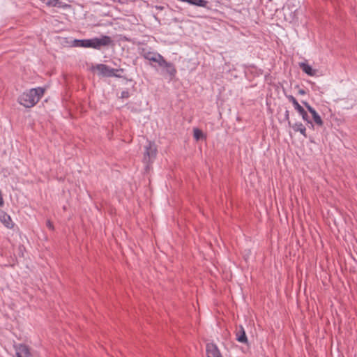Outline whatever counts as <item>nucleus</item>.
Here are the masks:
<instances>
[{"label":"nucleus","mask_w":357,"mask_h":357,"mask_svg":"<svg viewBox=\"0 0 357 357\" xmlns=\"http://www.w3.org/2000/svg\"><path fill=\"white\" fill-rule=\"evenodd\" d=\"M44 93L45 89L42 87L31 89L21 94L17 102L26 108H31L38 102Z\"/></svg>","instance_id":"1"},{"label":"nucleus","mask_w":357,"mask_h":357,"mask_svg":"<svg viewBox=\"0 0 357 357\" xmlns=\"http://www.w3.org/2000/svg\"><path fill=\"white\" fill-rule=\"evenodd\" d=\"M94 69L97 70L100 75L105 77H121V75L119 73H123V69L122 68H111L105 64H97Z\"/></svg>","instance_id":"2"},{"label":"nucleus","mask_w":357,"mask_h":357,"mask_svg":"<svg viewBox=\"0 0 357 357\" xmlns=\"http://www.w3.org/2000/svg\"><path fill=\"white\" fill-rule=\"evenodd\" d=\"M157 153V149L154 145L151 142L145 146V151L144 153L143 161L146 164L151 162L152 160L155 158Z\"/></svg>","instance_id":"3"},{"label":"nucleus","mask_w":357,"mask_h":357,"mask_svg":"<svg viewBox=\"0 0 357 357\" xmlns=\"http://www.w3.org/2000/svg\"><path fill=\"white\" fill-rule=\"evenodd\" d=\"M91 48L99 50L102 46H108L112 43L111 37L102 36L101 38H91Z\"/></svg>","instance_id":"4"},{"label":"nucleus","mask_w":357,"mask_h":357,"mask_svg":"<svg viewBox=\"0 0 357 357\" xmlns=\"http://www.w3.org/2000/svg\"><path fill=\"white\" fill-rule=\"evenodd\" d=\"M288 100L292 102V104L294 106V108L297 112L302 116V118L304 121H307V123H311V121L310 120L309 116L306 111L300 105V104L298 102L297 100L292 96L289 95L287 96Z\"/></svg>","instance_id":"5"},{"label":"nucleus","mask_w":357,"mask_h":357,"mask_svg":"<svg viewBox=\"0 0 357 357\" xmlns=\"http://www.w3.org/2000/svg\"><path fill=\"white\" fill-rule=\"evenodd\" d=\"M160 67L162 68L165 73L170 77L171 79L175 77L177 70L174 63L168 62L163 57L161 63L159 65Z\"/></svg>","instance_id":"6"},{"label":"nucleus","mask_w":357,"mask_h":357,"mask_svg":"<svg viewBox=\"0 0 357 357\" xmlns=\"http://www.w3.org/2000/svg\"><path fill=\"white\" fill-rule=\"evenodd\" d=\"M142 56L146 60L157 63L158 64V66L160 65V63H161V61L162 60V59L164 57L159 53L152 52H149V51L146 52L144 50H143Z\"/></svg>","instance_id":"7"},{"label":"nucleus","mask_w":357,"mask_h":357,"mask_svg":"<svg viewBox=\"0 0 357 357\" xmlns=\"http://www.w3.org/2000/svg\"><path fill=\"white\" fill-rule=\"evenodd\" d=\"M303 104L309 112L312 114L314 123L320 127L323 126L324 121H322L319 114L316 112V110L312 107L307 102H303Z\"/></svg>","instance_id":"8"},{"label":"nucleus","mask_w":357,"mask_h":357,"mask_svg":"<svg viewBox=\"0 0 357 357\" xmlns=\"http://www.w3.org/2000/svg\"><path fill=\"white\" fill-rule=\"evenodd\" d=\"M207 357H222L218 347L213 343L206 344Z\"/></svg>","instance_id":"9"},{"label":"nucleus","mask_w":357,"mask_h":357,"mask_svg":"<svg viewBox=\"0 0 357 357\" xmlns=\"http://www.w3.org/2000/svg\"><path fill=\"white\" fill-rule=\"evenodd\" d=\"M15 351L17 357H31L29 348L25 344L15 346Z\"/></svg>","instance_id":"10"},{"label":"nucleus","mask_w":357,"mask_h":357,"mask_svg":"<svg viewBox=\"0 0 357 357\" xmlns=\"http://www.w3.org/2000/svg\"><path fill=\"white\" fill-rule=\"evenodd\" d=\"M0 221L7 227L13 228L14 224L9 215L6 213L4 211L0 210Z\"/></svg>","instance_id":"11"},{"label":"nucleus","mask_w":357,"mask_h":357,"mask_svg":"<svg viewBox=\"0 0 357 357\" xmlns=\"http://www.w3.org/2000/svg\"><path fill=\"white\" fill-rule=\"evenodd\" d=\"M299 67L305 73L310 76H314L317 74V70L313 69L308 63L305 62L299 63Z\"/></svg>","instance_id":"12"},{"label":"nucleus","mask_w":357,"mask_h":357,"mask_svg":"<svg viewBox=\"0 0 357 357\" xmlns=\"http://www.w3.org/2000/svg\"><path fill=\"white\" fill-rule=\"evenodd\" d=\"M236 340L241 343H247L248 338L245 331L242 326H240L236 332Z\"/></svg>","instance_id":"13"},{"label":"nucleus","mask_w":357,"mask_h":357,"mask_svg":"<svg viewBox=\"0 0 357 357\" xmlns=\"http://www.w3.org/2000/svg\"><path fill=\"white\" fill-rule=\"evenodd\" d=\"M292 128L295 132H300L305 137H307L306 135V128L301 123H296L294 125H291Z\"/></svg>","instance_id":"14"},{"label":"nucleus","mask_w":357,"mask_h":357,"mask_svg":"<svg viewBox=\"0 0 357 357\" xmlns=\"http://www.w3.org/2000/svg\"><path fill=\"white\" fill-rule=\"evenodd\" d=\"M194 138L198 141L202 139L204 136L203 132L199 128H194L193 130Z\"/></svg>","instance_id":"15"},{"label":"nucleus","mask_w":357,"mask_h":357,"mask_svg":"<svg viewBox=\"0 0 357 357\" xmlns=\"http://www.w3.org/2000/svg\"><path fill=\"white\" fill-rule=\"evenodd\" d=\"M194 6L206 8L208 2L206 0H195Z\"/></svg>","instance_id":"16"},{"label":"nucleus","mask_w":357,"mask_h":357,"mask_svg":"<svg viewBox=\"0 0 357 357\" xmlns=\"http://www.w3.org/2000/svg\"><path fill=\"white\" fill-rule=\"evenodd\" d=\"M91 39H84L82 47H91Z\"/></svg>","instance_id":"17"},{"label":"nucleus","mask_w":357,"mask_h":357,"mask_svg":"<svg viewBox=\"0 0 357 357\" xmlns=\"http://www.w3.org/2000/svg\"><path fill=\"white\" fill-rule=\"evenodd\" d=\"M284 119H285L286 121H287L289 126H291V121L289 119V110H286L285 111Z\"/></svg>","instance_id":"18"},{"label":"nucleus","mask_w":357,"mask_h":357,"mask_svg":"<svg viewBox=\"0 0 357 357\" xmlns=\"http://www.w3.org/2000/svg\"><path fill=\"white\" fill-rule=\"evenodd\" d=\"M75 45L77 47H83L84 40H75Z\"/></svg>","instance_id":"19"},{"label":"nucleus","mask_w":357,"mask_h":357,"mask_svg":"<svg viewBox=\"0 0 357 357\" xmlns=\"http://www.w3.org/2000/svg\"><path fill=\"white\" fill-rule=\"evenodd\" d=\"M46 226H47V227L49 229H50V230H52V231H53V230L54 229V227L53 223H52L50 220H47Z\"/></svg>","instance_id":"20"},{"label":"nucleus","mask_w":357,"mask_h":357,"mask_svg":"<svg viewBox=\"0 0 357 357\" xmlns=\"http://www.w3.org/2000/svg\"><path fill=\"white\" fill-rule=\"evenodd\" d=\"M130 96V93L128 91H123L121 93V98H128Z\"/></svg>","instance_id":"21"},{"label":"nucleus","mask_w":357,"mask_h":357,"mask_svg":"<svg viewBox=\"0 0 357 357\" xmlns=\"http://www.w3.org/2000/svg\"><path fill=\"white\" fill-rule=\"evenodd\" d=\"M4 204L3 199L2 197L1 191L0 190V207L3 206Z\"/></svg>","instance_id":"22"},{"label":"nucleus","mask_w":357,"mask_h":357,"mask_svg":"<svg viewBox=\"0 0 357 357\" xmlns=\"http://www.w3.org/2000/svg\"><path fill=\"white\" fill-rule=\"evenodd\" d=\"M299 93L302 94V95H304V94H305V91L303 89H300L299 90Z\"/></svg>","instance_id":"23"}]
</instances>
